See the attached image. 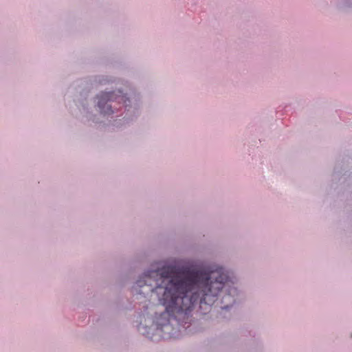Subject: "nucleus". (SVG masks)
Returning a JSON list of instances; mask_svg holds the SVG:
<instances>
[{
    "mask_svg": "<svg viewBox=\"0 0 352 352\" xmlns=\"http://www.w3.org/2000/svg\"><path fill=\"white\" fill-rule=\"evenodd\" d=\"M73 102L76 109L72 113L81 122L100 126L103 122L102 116L115 113L116 104L129 107V110L135 113L138 94L136 89H110L100 91L93 98L89 99V89H75Z\"/></svg>",
    "mask_w": 352,
    "mask_h": 352,
    "instance_id": "2",
    "label": "nucleus"
},
{
    "mask_svg": "<svg viewBox=\"0 0 352 352\" xmlns=\"http://www.w3.org/2000/svg\"><path fill=\"white\" fill-rule=\"evenodd\" d=\"M352 157H345L341 163L336 164L332 175V181L338 180L334 187L338 192H348L352 188Z\"/></svg>",
    "mask_w": 352,
    "mask_h": 352,
    "instance_id": "3",
    "label": "nucleus"
},
{
    "mask_svg": "<svg viewBox=\"0 0 352 352\" xmlns=\"http://www.w3.org/2000/svg\"><path fill=\"white\" fill-rule=\"evenodd\" d=\"M140 95L138 94V100L136 107V112L133 115V112L129 111V107H124V116L122 118L120 116H117L116 119L113 120H109V124L103 122L99 127L102 128H108V129L111 130H118L125 127L126 125L129 124L131 122H133L140 114Z\"/></svg>",
    "mask_w": 352,
    "mask_h": 352,
    "instance_id": "4",
    "label": "nucleus"
},
{
    "mask_svg": "<svg viewBox=\"0 0 352 352\" xmlns=\"http://www.w3.org/2000/svg\"><path fill=\"white\" fill-rule=\"evenodd\" d=\"M134 287L144 297L155 294L165 308L154 318L147 314L138 316V331L149 339L157 331L171 335L175 326L185 327L197 304L206 311L219 301L222 309L229 310L240 299L236 277L217 263L184 265L176 261L157 262L139 277Z\"/></svg>",
    "mask_w": 352,
    "mask_h": 352,
    "instance_id": "1",
    "label": "nucleus"
}]
</instances>
